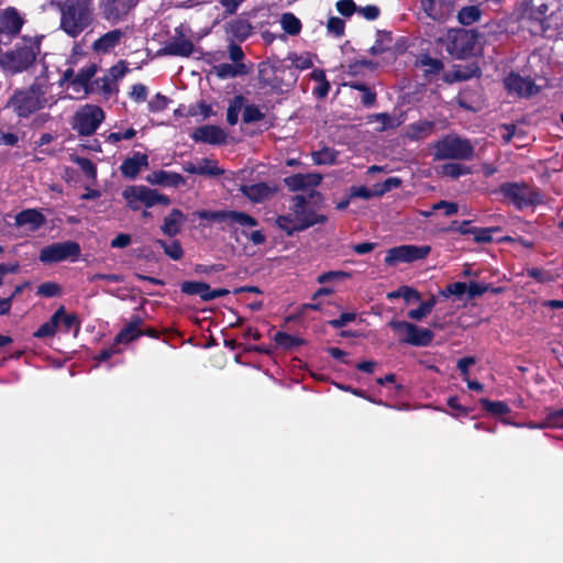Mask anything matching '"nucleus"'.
<instances>
[{
    "mask_svg": "<svg viewBox=\"0 0 563 563\" xmlns=\"http://www.w3.org/2000/svg\"><path fill=\"white\" fill-rule=\"evenodd\" d=\"M230 30L231 33L240 40H245L251 34V25L244 21L232 23Z\"/></svg>",
    "mask_w": 563,
    "mask_h": 563,
    "instance_id": "nucleus-56",
    "label": "nucleus"
},
{
    "mask_svg": "<svg viewBox=\"0 0 563 563\" xmlns=\"http://www.w3.org/2000/svg\"><path fill=\"white\" fill-rule=\"evenodd\" d=\"M538 428H563V408L549 412L544 422L539 424Z\"/></svg>",
    "mask_w": 563,
    "mask_h": 563,
    "instance_id": "nucleus-47",
    "label": "nucleus"
},
{
    "mask_svg": "<svg viewBox=\"0 0 563 563\" xmlns=\"http://www.w3.org/2000/svg\"><path fill=\"white\" fill-rule=\"evenodd\" d=\"M123 35L124 33L121 30H112L96 40L92 44V48L96 52L107 53L120 43Z\"/></svg>",
    "mask_w": 563,
    "mask_h": 563,
    "instance_id": "nucleus-30",
    "label": "nucleus"
},
{
    "mask_svg": "<svg viewBox=\"0 0 563 563\" xmlns=\"http://www.w3.org/2000/svg\"><path fill=\"white\" fill-rule=\"evenodd\" d=\"M60 13V29L76 37L93 22V9L87 0H65L57 3Z\"/></svg>",
    "mask_w": 563,
    "mask_h": 563,
    "instance_id": "nucleus-2",
    "label": "nucleus"
},
{
    "mask_svg": "<svg viewBox=\"0 0 563 563\" xmlns=\"http://www.w3.org/2000/svg\"><path fill=\"white\" fill-rule=\"evenodd\" d=\"M80 169L89 177L95 178L97 175V169L93 163L85 157H77L75 159Z\"/></svg>",
    "mask_w": 563,
    "mask_h": 563,
    "instance_id": "nucleus-62",
    "label": "nucleus"
},
{
    "mask_svg": "<svg viewBox=\"0 0 563 563\" xmlns=\"http://www.w3.org/2000/svg\"><path fill=\"white\" fill-rule=\"evenodd\" d=\"M45 222V217L35 209H26L15 216V225L23 232H33Z\"/></svg>",
    "mask_w": 563,
    "mask_h": 563,
    "instance_id": "nucleus-19",
    "label": "nucleus"
},
{
    "mask_svg": "<svg viewBox=\"0 0 563 563\" xmlns=\"http://www.w3.org/2000/svg\"><path fill=\"white\" fill-rule=\"evenodd\" d=\"M137 0H101L103 16L108 21L122 20L136 4Z\"/></svg>",
    "mask_w": 563,
    "mask_h": 563,
    "instance_id": "nucleus-15",
    "label": "nucleus"
},
{
    "mask_svg": "<svg viewBox=\"0 0 563 563\" xmlns=\"http://www.w3.org/2000/svg\"><path fill=\"white\" fill-rule=\"evenodd\" d=\"M474 38L467 31L457 32L452 41L453 51L457 53L460 57L473 51Z\"/></svg>",
    "mask_w": 563,
    "mask_h": 563,
    "instance_id": "nucleus-34",
    "label": "nucleus"
},
{
    "mask_svg": "<svg viewBox=\"0 0 563 563\" xmlns=\"http://www.w3.org/2000/svg\"><path fill=\"white\" fill-rule=\"evenodd\" d=\"M402 298L407 305L421 300L420 292L411 286H401L393 292L387 294V299Z\"/></svg>",
    "mask_w": 563,
    "mask_h": 563,
    "instance_id": "nucleus-36",
    "label": "nucleus"
},
{
    "mask_svg": "<svg viewBox=\"0 0 563 563\" xmlns=\"http://www.w3.org/2000/svg\"><path fill=\"white\" fill-rule=\"evenodd\" d=\"M143 324V320L140 316L133 314L129 323L125 324L124 328L120 330L114 336V346L120 344H126L135 339L143 336V330L141 325Z\"/></svg>",
    "mask_w": 563,
    "mask_h": 563,
    "instance_id": "nucleus-18",
    "label": "nucleus"
},
{
    "mask_svg": "<svg viewBox=\"0 0 563 563\" xmlns=\"http://www.w3.org/2000/svg\"><path fill=\"white\" fill-rule=\"evenodd\" d=\"M80 249H42L40 261L45 264H53L62 261L75 262L78 260Z\"/></svg>",
    "mask_w": 563,
    "mask_h": 563,
    "instance_id": "nucleus-20",
    "label": "nucleus"
},
{
    "mask_svg": "<svg viewBox=\"0 0 563 563\" xmlns=\"http://www.w3.org/2000/svg\"><path fill=\"white\" fill-rule=\"evenodd\" d=\"M168 104L167 97L157 93L148 101V109L151 112H159L166 109Z\"/></svg>",
    "mask_w": 563,
    "mask_h": 563,
    "instance_id": "nucleus-61",
    "label": "nucleus"
},
{
    "mask_svg": "<svg viewBox=\"0 0 563 563\" xmlns=\"http://www.w3.org/2000/svg\"><path fill=\"white\" fill-rule=\"evenodd\" d=\"M482 11L478 5H467L462 8L457 13V19L461 24L470 25L479 20Z\"/></svg>",
    "mask_w": 563,
    "mask_h": 563,
    "instance_id": "nucleus-41",
    "label": "nucleus"
},
{
    "mask_svg": "<svg viewBox=\"0 0 563 563\" xmlns=\"http://www.w3.org/2000/svg\"><path fill=\"white\" fill-rule=\"evenodd\" d=\"M505 87L509 93H515L519 97H531L539 91V88L530 78L521 77L518 74H510L504 80Z\"/></svg>",
    "mask_w": 563,
    "mask_h": 563,
    "instance_id": "nucleus-14",
    "label": "nucleus"
},
{
    "mask_svg": "<svg viewBox=\"0 0 563 563\" xmlns=\"http://www.w3.org/2000/svg\"><path fill=\"white\" fill-rule=\"evenodd\" d=\"M434 123L432 121H418L406 128L405 136L410 141L424 140L432 134Z\"/></svg>",
    "mask_w": 563,
    "mask_h": 563,
    "instance_id": "nucleus-27",
    "label": "nucleus"
},
{
    "mask_svg": "<svg viewBox=\"0 0 563 563\" xmlns=\"http://www.w3.org/2000/svg\"><path fill=\"white\" fill-rule=\"evenodd\" d=\"M462 233H471L473 234L472 241L474 243H504V242H514L512 238L503 233L500 228H484V229H475V230H462Z\"/></svg>",
    "mask_w": 563,
    "mask_h": 563,
    "instance_id": "nucleus-16",
    "label": "nucleus"
},
{
    "mask_svg": "<svg viewBox=\"0 0 563 563\" xmlns=\"http://www.w3.org/2000/svg\"><path fill=\"white\" fill-rule=\"evenodd\" d=\"M263 113L256 106L250 104L244 107L242 118L245 123L258 122L263 119Z\"/></svg>",
    "mask_w": 563,
    "mask_h": 563,
    "instance_id": "nucleus-57",
    "label": "nucleus"
},
{
    "mask_svg": "<svg viewBox=\"0 0 563 563\" xmlns=\"http://www.w3.org/2000/svg\"><path fill=\"white\" fill-rule=\"evenodd\" d=\"M488 292V284L486 283H477V282H470L467 284V295L470 299L477 298L484 294Z\"/></svg>",
    "mask_w": 563,
    "mask_h": 563,
    "instance_id": "nucleus-58",
    "label": "nucleus"
},
{
    "mask_svg": "<svg viewBox=\"0 0 563 563\" xmlns=\"http://www.w3.org/2000/svg\"><path fill=\"white\" fill-rule=\"evenodd\" d=\"M479 405L482 406L483 410L487 411L488 413L495 415V416L510 413L509 405L507 402H504L500 400H490L488 398H481Z\"/></svg>",
    "mask_w": 563,
    "mask_h": 563,
    "instance_id": "nucleus-37",
    "label": "nucleus"
},
{
    "mask_svg": "<svg viewBox=\"0 0 563 563\" xmlns=\"http://www.w3.org/2000/svg\"><path fill=\"white\" fill-rule=\"evenodd\" d=\"M350 275L345 273L344 271H328L323 274H320L317 277V282L319 284H328L335 280H342L344 278H349Z\"/></svg>",
    "mask_w": 563,
    "mask_h": 563,
    "instance_id": "nucleus-52",
    "label": "nucleus"
},
{
    "mask_svg": "<svg viewBox=\"0 0 563 563\" xmlns=\"http://www.w3.org/2000/svg\"><path fill=\"white\" fill-rule=\"evenodd\" d=\"M467 292V284L463 282H455L446 287L441 291L442 296L449 297V296H457L461 297L464 294Z\"/></svg>",
    "mask_w": 563,
    "mask_h": 563,
    "instance_id": "nucleus-53",
    "label": "nucleus"
},
{
    "mask_svg": "<svg viewBox=\"0 0 563 563\" xmlns=\"http://www.w3.org/2000/svg\"><path fill=\"white\" fill-rule=\"evenodd\" d=\"M430 252L431 249H390L385 256V263L389 266L411 263L423 260Z\"/></svg>",
    "mask_w": 563,
    "mask_h": 563,
    "instance_id": "nucleus-13",
    "label": "nucleus"
},
{
    "mask_svg": "<svg viewBox=\"0 0 563 563\" xmlns=\"http://www.w3.org/2000/svg\"><path fill=\"white\" fill-rule=\"evenodd\" d=\"M240 190L253 202H262L272 195L271 188L264 183L243 185Z\"/></svg>",
    "mask_w": 563,
    "mask_h": 563,
    "instance_id": "nucleus-31",
    "label": "nucleus"
},
{
    "mask_svg": "<svg viewBox=\"0 0 563 563\" xmlns=\"http://www.w3.org/2000/svg\"><path fill=\"white\" fill-rule=\"evenodd\" d=\"M63 294V287L55 282H45L37 286L36 295L53 298Z\"/></svg>",
    "mask_w": 563,
    "mask_h": 563,
    "instance_id": "nucleus-45",
    "label": "nucleus"
},
{
    "mask_svg": "<svg viewBox=\"0 0 563 563\" xmlns=\"http://www.w3.org/2000/svg\"><path fill=\"white\" fill-rule=\"evenodd\" d=\"M336 154L331 148H323L312 154V159L317 165H327L334 163Z\"/></svg>",
    "mask_w": 563,
    "mask_h": 563,
    "instance_id": "nucleus-50",
    "label": "nucleus"
},
{
    "mask_svg": "<svg viewBox=\"0 0 563 563\" xmlns=\"http://www.w3.org/2000/svg\"><path fill=\"white\" fill-rule=\"evenodd\" d=\"M96 73L97 66L95 64L81 68L71 80V87L74 90L77 92L82 91L85 95H87L89 92V82Z\"/></svg>",
    "mask_w": 563,
    "mask_h": 563,
    "instance_id": "nucleus-29",
    "label": "nucleus"
},
{
    "mask_svg": "<svg viewBox=\"0 0 563 563\" xmlns=\"http://www.w3.org/2000/svg\"><path fill=\"white\" fill-rule=\"evenodd\" d=\"M148 157L143 153H134L123 161L120 166L121 173L129 178H135L143 167H147Z\"/></svg>",
    "mask_w": 563,
    "mask_h": 563,
    "instance_id": "nucleus-22",
    "label": "nucleus"
},
{
    "mask_svg": "<svg viewBox=\"0 0 563 563\" xmlns=\"http://www.w3.org/2000/svg\"><path fill=\"white\" fill-rule=\"evenodd\" d=\"M64 313V306L59 308L51 316L49 320L44 322L34 332V338H52L56 334L57 327L59 324V317Z\"/></svg>",
    "mask_w": 563,
    "mask_h": 563,
    "instance_id": "nucleus-32",
    "label": "nucleus"
},
{
    "mask_svg": "<svg viewBox=\"0 0 563 563\" xmlns=\"http://www.w3.org/2000/svg\"><path fill=\"white\" fill-rule=\"evenodd\" d=\"M125 73H126V67H124L123 65H115V66L111 67L109 70V75H106L102 78V81H103L102 89L106 92H110L111 91L110 82L122 78L125 75Z\"/></svg>",
    "mask_w": 563,
    "mask_h": 563,
    "instance_id": "nucleus-46",
    "label": "nucleus"
},
{
    "mask_svg": "<svg viewBox=\"0 0 563 563\" xmlns=\"http://www.w3.org/2000/svg\"><path fill=\"white\" fill-rule=\"evenodd\" d=\"M282 29L289 35H297L301 31L300 20L291 12L283 13L280 16Z\"/></svg>",
    "mask_w": 563,
    "mask_h": 563,
    "instance_id": "nucleus-39",
    "label": "nucleus"
},
{
    "mask_svg": "<svg viewBox=\"0 0 563 563\" xmlns=\"http://www.w3.org/2000/svg\"><path fill=\"white\" fill-rule=\"evenodd\" d=\"M40 53V42L33 37H23L13 48L0 54V68L14 76L29 70Z\"/></svg>",
    "mask_w": 563,
    "mask_h": 563,
    "instance_id": "nucleus-1",
    "label": "nucleus"
},
{
    "mask_svg": "<svg viewBox=\"0 0 563 563\" xmlns=\"http://www.w3.org/2000/svg\"><path fill=\"white\" fill-rule=\"evenodd\" d=\"M390 327L396 332H405L402 342L412 346H428L434 338L430 328H420L417 324L405 320H393Z\"/></svg>",
    "mask_w": 563,
    "mask_h": 563,
    "instance_id": "nucleus-8",
    "label": "nucleus"
},
{
    "mask_svg": "<svg viewBox=\"0 0 563 563\" xmlns=\"http://www.w3.org/2000/svg\"><path fill=\"white\" fill-rule=\"evenodd\" d=\"M327 27L329 32L340 36L344 32V22L342 19L333 16L329 19Z\"/></svg>",
    "mask_w": 563,
    "mask_h": 563,
    "instance_id": "nucleus-64",
    "label": "nucleus"
},
{
    "mask_svg": "<svg viewBox=\"0 0 563 563\" xmlns=\"http://www.w3.org/2000/svg\"><path fill=\"white\" fill-rule=\"evenodd\" d=\"M59 323L63 324L65 332H69L73 329L75 330V334L79 332L80 321L76 313H66L64 309L63 316L59 317Z\"/></svg>",
    "mask_w": 563,
    "mask_h": 563,
    "instance_id": "nucleus-48",
    "label": "nucleus"
},
{
    "mask_svg": "<svg viewBox=\"0 0 563 563\" xmlns=\"http://www.w3.org/2000/svg\"><path fill=\"white\" fill-rule=\"evenodd\" d=\"M441 173L451 178H459L461 175L468 173V168L457 163H449L442 166Z\"/></svg>",
    "mask_w": 563,
    "mask_h": 563,
    "instance_id": "nucleus-54",
    "label": "nucleus"
},
{
    "mask_svg": "<svg viewBox=\"0 0 563 563\" xmlns=\"http://www.w3.org/2000/svg\"><path fill=\"white\" fill-rule=\"evenodd\" d=\"M356 313L355 312H342L338 319L328 321V324L333 329H342L349 322L355 321Z\"/></svg>",
    "mask_w": 563,
    "mask_h": 563,
    "instance_id": "nucleus-59",
    "label": "nucleus"
},
{
    "mask_svg": "<svg viewBox=\"0 0 563 563\" xmlns=\"http://www.w3.org/2000/svg\"><path fill=\"white\" fill-rule=\"evenodd\" d=\"M224 173L216 161L210 158H201L197 161V175L216 177Z\"/></svg>",
    "mask_w": 563,
    "mask_h": 563,
    "instance_id": "nucleus-38",
    "label": "nucleus"
},
{
    "mask_svg": "<svg viewBox=\"0 0 563 563\" xmlns=\"http://www.w3.org/2000/svg\"><path fill=\"white\" fill-rule=\"evenodd\" d=\"M244 104V97L243 96H235L229 104L228 111H227V121L234 125L238 123L239 114L243 108Z\"/></svg>",
    "mask_w": 563,
    "mask_h": 563,
    "instance_id": "nucleus-44",
    "label": "nucleus"
},
{
    "mask_svg": "<svg viewBox=\"0 0 563 563\" xmlns=\"http://www.w3.org/2000/svg\"><path fill=\"white\" fill-rule=\"evenodd\" d=\"M375 121L380 123V131H385L388 129H395L399 125V121L397 119L390 117L387 113H378L375 114Z\"/></svg>",
    "mask_w": 563,
    "mask_h": 563,
    "instance_id": "nucleus-60",
    "label": "nucleus"
},
{
    "mask_svg": "<svg viewBox=\"0 0 563 563\" xmlns=\"http://www.w3.org/2000/svg\"><path fill=\"white\" fill-rule=\"evenodd\" d=\"M286 70L287 69L282 65L276 66L268 62L261 63L258 66L260 82L263 87H267L272 90H280L284 84L283 76Z\"/></svg>",
    "mask_w": 563,
    "mask_h": 563,
    "instance_id": "nucleus-12",
    "label": "nucleus"
},
{
    "mask_svg": "<svg viewBox=\"0 0 563 563\" xmlns=\"http://www.w3.org/2000/svg\"><path fill=\"white\" fill-rule=\"evenodd\" d=\"M548 9V5L542 3L530 10V19L538 24L540 31H544L543 23L545 21Z\"/></svg>",
    "mask_w": 563,
    "mask_h": 563,
    "instance_id": "nucleus-51",
    "label": "nucleus"
},
{
    "mask_svg": "<svg viewBox=\"0 0 563 563\" xmlns=\"http://www.w3.org/2000/svg\"><path fill=\"white\" fill-rule=\"evenodd\" d=\"M185 221V214L179 209H173L170 213L164 218L162 231L166 235L174 236L179 233Z\"/></svg>",
    "mask_w": 563,
    "mask_h": 563,
    "instance_id": "nucleus-28",
    "label": "nucleus"
},
{
    "mask_svg": "<svg viewBox=\"0 0 563 563\" xmlns=\"http://www.w3.org/2000/svg\"><path fill=\"white\" fill-rule=\"evenodd\" d=\"M448 406L452 410L451 415L455 418L467 417L472 411L471 408L460 404V398L457 396L448 398Z\"/></svg>",
    "mask_w": 563,
    "mask_h": 563,
    "instance_id": "nucleus-49",
    "label": "nucleus"
},
{
    "mask_svg": "<svg viewBox=\"0 0 563 563\" xmlns=\"http://www.w3.org/2000/svg\"><path fill=\"white\" fill-rule=\"evenodd\" d=\"M123 197L128 201V205L134 209H140V205L143 203L146 207H153L154 205H169L170 200L168 197L158 194L156 190L151 189L146 186H131L123 191Z\"/></svg>",
    "mask_w": 563,
    "mask_h": 563,
    "instance_id": "nucleus-7",
    "label": "nucleus"
},
{
    "mask_svg": "<svg viewBox=\"0 0 563 563\" xmlns=\"http://www.w3.org/2000/svg\"><path fill=\"white\" fill-rule=\"evenodd\" d=\"M210 285L205 282L185 280L180 285V290L187 296H198L206 302V295H208Z\"/></svg>",
    "mask_w": 563,
    "mask_h": 563,
    "instance_id": "nucleus-35",
    "label": "nucleus"
},
{
    "mask_svg": "<svg viewBox=\"0 0 563 563\" xmlns=\"http://www.w3.org/2000/svg\"><path fill=\"white\" fill-rule=\"evenodd\" d=\"M454 0H421L426 14L435 21L445 20L453 12Z\"/></svg>",
    "mask_w": 563,
    "mask_h": 563,
    "instance_id": "nucleus-17",
    "label": "nucleus"
},
{
    "mask_svg": "<svg viewBox=\"0 0 563 563\" xmlns=\"http://www.w3.org/2000/svg\"><path fill=\"white\" fill-rule=\"evenodd\" d=\"M401 185V179L398 177H389L382 184L375 185L377 197L390 191L394 188H398Z\"/></svg>",
    "mask_w": 563,
    "mask_h": 563,
    "instance_id": "nucleus-55",
    "label": "nucleus"
},
{
    "mask_svg": "<svg viewBox=\"0 0 563 563\" xmlns=\"http://www.w3.org/2000/svg\"><path fill=\"white\" fill-rule=\"evenodd\" d=\"M322 176L317 173L297 174L285 179L291 190H302L316 187L320 184Z\"/></svg>",
    "mask_w": 563,
    "mask_h": 563,
    "instance_id": "nucleus-23",
    "label": "nucleus"
},
{
    "mask_svg": "<svg viewBox=\"0 0 563 563\" xmlns=\"http://www.w3.org/2000/svg\"><path fill=\"white\" fill-rule=\"evenodd\" d=\"M435 159L471 161L474 157L472 143L456 135H446L433 145Z\"/></svg>",
    "mask_w": 563,
    "mask_h": 563,
    "instance_id": "nucleus-4",
    "label": "nucleus"
},
{
    "mask_svg": "<svg viewBox=\"0 0 563 563\" xmlns=\"http://www.w3.org/2000/svg\"><path fill=\"white\" fill-rule=\"evenodd\" d=\"M200 220H206L209 222H222L225 220H230L240 224L241 227H255L256 221L254 218L250 217L243 212H222V211H210V210H198L194 213Z\"/></svg>",
    "mask_w": 563,
    "mask_h": 563,
    "instance_id": "nucleus-11",
    "label": "nucleus"
},
{
    "mask_svg": "<svg viewBox=\"0 0 563 563\" xmlns=\"http://www.w3.org/2000/svg\"><path fill=\"white\" fill-rule=\"evenodd\" d=\"M523 274L540 284H549L555 279L552 273L545 268L527 267L523 269Z\"/></svg>",
    "mask_w": 563,
    "mask_h": 563,
    "instance_id": "nucleus-43",
    "label": "nucleus"
},
{
    "mask_svg": "<svg viewBox=\"0 0 563 563\" xmlns=\"http://www.w3.org/2000/svg\"><path fill=\"white\" fill-rule=\"evenodd\" d=\"M417 65L423 69L427 76L439 74L443 69V63L440 59L428 55L421 56L417 60Z\"/></svg>",
    "mask_w": 563,
    "mask_h": 563,
    "instance_id": "nucleus-40",
    "label": "nucleus"
},
{
    "mask_svg": "<svg viewBox=\"0 0 563 563\" xmlns=\"http://www.w3.org/2000/svg\"><path fill=\"white\" fill-rule=\"evenodd\" d=\"M212 71L220 79L235 78L238 76L247 75L250 68L244 63L229 64L222 63L213 66Z\"/></svg>",
    "mask_w": 563,
    "mask_h": 563,
    "instance_id": "nucleus-26",
    "label": "nucleus"
},
{
    "mask_svg": "<svg viewBox=\"0 0 563 563\" xmlns=\"http://www.w3.org/2000/svg\"><path fill=\"white\" fill-rule=\"evenodd\" d=\"M24 18L13 7L0 11V34L9 42L19 35L24 25Z\"/></svg>",
    "mask_w": 563,
    "mask_h": 563,
    "instance_id": "nucleus-10",
    "label": "nucleus"
},
{
    "mask_svg": "<svg viewBox=\"0 0 563 563\" xmlns=\"http://www.w3.org/2000/svg\"><path fill=\"white\" fill-rule=\"evenodd\" d=\"M47 86L35 81L29 88L16 90L9 99L8 106L19 115L26 118L47 104Z\"/></svg>",
    "mask_w": 563,
    "mask_h": 563,
    "instance_id": "nucleus-3",
    "label": "nucleus"
},
{
    "mask_svg": "<svg viewBox=\"0 0 563 563\" xmlns=\"http://www.w3.org/2000/svg\"><path fill=\"white\" fill-rule=\"evenodd\" d=\"M104 120L103 110L95 104H85L73 118V129L79 134L92 135Z\"/></svg>",
    "mask_w": 563,
    "mask_h": 563,
    "instance_id": "nucleus-6",
    "label": "nucleus"
},
{
    "mask_svg": "<svg viewBox=\"0 0 563 563\" xmlns=\"http://www.w3.org/2000/svg\"><path fill=\"white\" fill-rule=\"evenodd\" d=\"M501 191L519 209L542 202L541 194L527 185L507 184Z\"/></svg>",
    "mask_w": 563,
    "mask_h": 563,
    "instance_id": "nucleus-9",
    "label": "nucleus"
},
{
    "mask_svg": "<svg viewBox=\"0 0 563 563\" xmlns=\"http://www.w3.org/2000/svg\"><path fill=\"white\" fill-rule=\"evenodd\" d=\"M274 341L277 346L285 351H292L297 346L306 345V340L300 336H295L284 331H277L274 335Z\"/></svg>",
    "mask_w": 563,
    "mask_h": 563,
    "instance_id": "nucleus-33",
    "label": "nucleus"
},
{
    "mask_svg": "<svg viewBox=\"0 0 563 563\" xmlns=\"http://www.w3.org/2000/svg\"><path fill=\"white\" fill-rule=\"evenodd\" d=\"M191 137L196 142H203L208 144H221L225 141L224 131L217 125H203L196 129Z\"/></svg>",
    "mask_w": 563,
    "mask_h": 563,
    "instance_id": "nucleus-21",
    "label": "nucleus"
},
{
    "mask_svg": "<svg viewBox=\"0 0 563 563\" xmlns=\"http://www.w3.org/2000/svg\"><path fill=\"white\" fill-rule=\"evenodd\" d=\"M130 97L136 102H144L147 97V88L143 84H136L132 87Z\"/></svg>",
    "mask_w": 563,
    "mask_h": 563,
    "instance_id": "nucleus-63",
    "label": "nucleus"
},
{
    "mask_svg": "<svg viewBox=\"0 0 563 563\" xmlns=\"http://www.w3.org/2000/svg\"><path fill=\"white\" fill-rule=\"evenodd\" d=\"M146 180L152 185L178 187L185 184V178L177 173L156 170L146 176Z\"/></svg>",
    "mask_w": 563,
    "mask_h": 563,
    "instance_id": "nucleus-25",
    "label": "nucleus"
},
{
    "mask_svg": "<svg viewBox=\"0 0 563 563\" xmlns=\"http://www.w3.org/2000/svg\"><path fill=\"white\" fill-rule=\"evenodd\" d=\"M163 51L167 55L188 57L194 52V44L183 35L175 36L164 46Z\"/></svg>",
    "mask_w": 563,
    "mask_h": 563,
    "instance_id": "nucleus-24",
    "label": "nucleus"
},
{
    "mask_svg": "<svg viewBox=\"0 0 563 563\" xmlns=\"http://www.w3.org/2000/svg\"><path fill=\"white\" fill-rule=\"evenodd\" d=\"M294 202V211L299 221V224L291 225V220L286 217H279L277 219V224L280 229L285 230L288 234H291L292 230H303L310 225L316 223L324 222L325 216L317 214L312 211L307 210L306 203L307 199L302 195H297L292 199Z\"/></svg>",
    "mask_w": 563,
    "mask_h": 563,
    "instance_id": "nucleus-5",
    "label": "nucleus"
},
{
    "mask_svg": "<svg viewBox=\"0 0 563 563\" xmlns=\"http://www.w3.org/2000/svg\"><path fill=\"white\" fill-rule=\"evenodd\" d=\"M434 305L435 298L432 296L428 300L421 302L420 306L417 307L416 309H412L409 312H407V316H409L411 320L421 321L423 318H426L432 312Z\"/></svg>",
    "mask_w": 563,
    "mask_h": 563,
    "instance_id": "nucleus-42",
    "label": "nucleus"
}]
</instances>
